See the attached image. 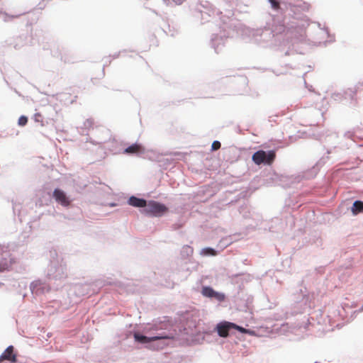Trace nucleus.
I'll return each instance as SVG.
<instances>
[{"instance_id":"3","label":"nucleus","mask_w":363,"mask_h":363,"mask_svg":"<svg viewBox=\"0 0 363 363\" xmlns=\"http://www.w3.org/2000/svg\"><path fill=\"white\" fill-rule=\"evenodd\" d=\"M52 195L55 201L61 206L64 207H68L70 206L72 201L64 191L60 189H55Z\"/></svg>"},{"instance_id":"15","label":"nucleus","mask_w":363,"mask_h":363,"mask_svg":"<svg viewBox=\"0 0 363 363\" xmlns=\"http://www.w3.org/2000/svg\"><path fill=\"white\" fill-rule=\"evenodd\" d=\"M205 252V254L206 255H216V251L212 248H206L203 250Z\"/></svg>"},{"instance_id":"4","label":"nucleus","mask_w":363,"mask_h":363,"mask_svg":"<svg viewBox=\"0 0 363 363\" xmlns=\"http://www.w3.org/2000/svg\"><path fill=\"white\" fill-rule=\"evenodd\" d=\"M14 348L13 346H9L6 350L0 356V363L4 360L10 361L12 363H16L17 361L16 354H14Z\"/></svg>"},{"instance_id":"13","label":"nucleus","mask_w":363,"mask_h":363,"mask_svg":"<svg viewBox=\"0 0 363 363\" xmlns=\"http://www.w3.org/2000/svg\"><path fill=\"white\" fill-rule=\"evenodd\" d=\"M233 329H236V330H238V331H240L242 333H249L248 330H247V329H245V328H244L242 327H240L239 325H237L235 323H234V326H233Z\"/></svg>"},{"instance_id":"16","label":"nucleus","mask_w":363,"mask_h":363,"mask_svg":"<svg viewBox=\"0 0 363 363\" xmlns=\"http://www.w3.org/2000/svg\"><path fill=\"white\" fill-rule=\"evenodd\" d=\"M269 2L272 4V6L275 9H278L279 8V3L277 0H269Z\"/></svg>"},{"instance_id":"17","label":"nucleus","mask_w":363,"mask_h":363,"mask_svg":"<svg viewBox=\"0 0 363 363\" xmlns=\"http://www.w3.org/2000/svg\"><path fill=\"white\" fill-rule=\"evenodd\" d=\"M42 118V116L40 113H35V120L36 121H39L40 118Z\"/></svg>"},{"instance_id":"19","label":"nucleus","mask_w":363,"mask_h":363,"mask_svg":"<svg viewBox=\"0 0 363 363\" xmlns=\"http://www.w3.org/2000/svg\"><path fill=\"white\" fill-rule=\"evenodd\" d=\"M5 268H6V266H5V265H4V266H2V267H0V271L4 270Z\"/></svg>"},{"instance_id":"11","label":"nucleus","mask_w":363,"mask_h":363,"mask_svg":"<svg viewBox=\"0 0 363 363\" xmlns=\"http://www.w3.org/2000/svg\"><path fill=\"white\" fill-rule=\"evenodd\" d=\"M28 122V118L26 116H22L18 118V123L19 125L23 126Z\"/></svg>"},{"instance_id":"20","label":"nucleus","mask_w":363,"mask_h":363,"mask_svg":"<svg viewBox=\"0 0 363 363\" xmlns=\"http://www.w3.org/2000/svg\"><path fill=\"white\" fill-rule=\"evenodd\" d=\"M21 16V14H19V15H16V16H15V17H16V18H17V17H18V16Z\"/></svg>"},{"instance_id":"5","label":"nucleus","mask_w":363,"mask_h":363,"mask_svg":"<svg viewBox=\"0 0 363 363\" xmlns=\"http://www.w3.org/2000/svg\"><path fill=\"white\" fill-rule=\"evenodd\" d=\"M234 323L230 322H223L217 325L216 330L219 336L226 337L229 335V330L233 329Z\"/></svg>"},{"instance_id":"1","label":"nucleus","mask_w":363,"mask_h":363,"mask_svg":"<svg viewBox=\"0 0 363 363\" xmlns=\"http://www.w3.org/2000/svg\"><path fill=\"white\" fill-rule=\"evenodd\" d=\"M276 157V153L273 150L266 152L264 150H258L255 152L252 157V161L257 165L262 163L270 165L273 163Z\"/></svg>"},{"instance_id":"10","label":"nucleus","mask_w":363,"mask_h":363,"mask_svg":"<svg viewBox=\"0 0 363 363\" xmlns=\"http://www.w3.org/2000/svg\"><path fill=\"white\" fill-rule=\"evenodd\" d=\"M215 291L209 287V286H204L202 289L201 293L204 296L213 298V295L215 294Z\"/></svg>"},{"instance_id":"7","label":"nucleus","mask_w":363,"mask_h":363,"mask_svg":"<svg viewBox=\"0 0 363 363\" xmlns=\"http://www.w3.org/2000/svg\"><path fill=\"white\" fill-rule=\"evenodd\" d=\"M128 204L134 207H145L147 206V201L143 199H139L135 196H131L128 199Z\"/></svg>"},{"instance_id":"12","label":"nucleus","mask_w":363,"mask_h":363,"mask_svg":"<svg viewBox=\"0 0 363 363\" xmlns=\"http://www.w3.org/2000/svg\"><path fill=\"white\" fill-rule=\"evenodd\" d=\"M213 298H215L216 299H217L219 301H222L225 298V295L223 294L218 293V292L216 291L215 294L213 296Z\"/></svg>"},{"instance_id":"14","label":"nucleus","mask_w":363,"mask_h":363,"mask_svg":"<svg viewBox=\"0 0 363 363\" xmlns=\"http://www.w3.org/2000/svg\"><path fill=\"white\" fill-rule=\"evenodd\" d=\"M220 148V143L219 141H214L212 143L211 149L212 150H217Z\"/></svg>"},{"instance_id":"6","label":"nucleus","mask_w":363,"mask_h":363,"mask_svg":"<svg viewBox=\"0 0 363 363\" xmlns=\"http://www.w3.org/2000/svg\"><path fill=\"white\" fill-rule=\"evenodd\" d=\"M134 337L135 340H137L139 342L141 343H147L152 341H155L158 340H166V339H170L171 337L167 336V335H161V336H153V337H147L143 335H140L138 333H135L134 335Z\"/></svg>"},{"instance_id":"18","label":"nucleus","mask_w":363,"mask_h":363,"mask_svg":"<svg viewBox=\"0 0 363 363\" xmlns=\"http://www.w3.org/2000/svg\"><path fill=\"white\" fill-rule=\"evenodd\" d=\"M177 4H181L184 0H173Z\"/></svg>"},{"instance_id":"8","label":"nucleus","mask_w":363,"mask_h":363,"mask_svg":"<svg viewBox=\"0 0 363 363\" xmlns=\"http://www.w3.org/2000/svg\"><path fill=\"white\" fill-rule=\"evenodd\" d=\"M144 150L143 147L139 144H133L130 146L128 147L125 149L124 152L125 154H138L140 152H143Z\"/></svg>"},{"instance_id":"9","label":"nucleus","mask_w":363,"mask_h":363,"mask_svg":"<svg viewBox=\"0 0 363 363\" xmlns=\"http://www.w3.org/2000/svg\"><path fill=\"white\" fill-rule=\"evenodd\" d=\"M352 212L354 215H357L359 213H363V201H354L352 207Z\"/></svg>"},{"instance_id":"2","label":"nucleus","mask_w":363,"mask_h":363,"mask_svg":"<svg viewBox=\"0 0 363 363\" xmlns=\"http://www.w3.org/2000/svg\"><path fill=\"white\" fill-rule=\"evenodd\" d=\"M143 211L147 214L160 216L167 211V208L164 204L155 201H150L147 203L146 208Z\"/></svg>"}]
</instances>
